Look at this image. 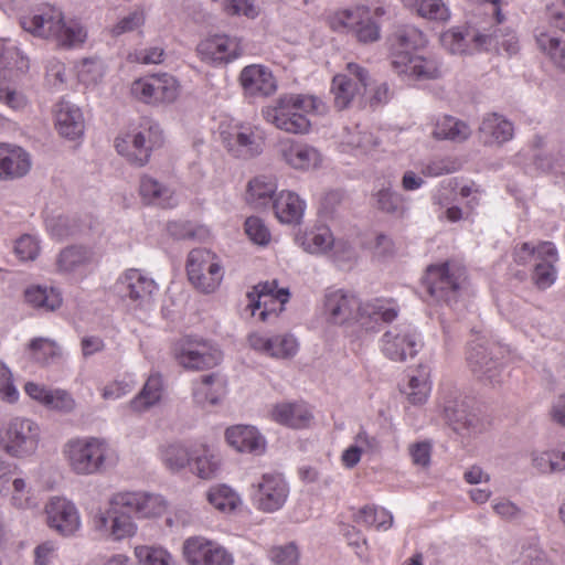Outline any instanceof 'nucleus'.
Listing matches in <instances>:
<instances>
[{"label": "nucleus", "instance_id": "a19ab883", "mask_svg": "<svg viewBox=\"0 0 565 565\" xmlns=\"http://www.w3.org/2000/svg\"><path fill=\"white\" fill-rule=\"evenodd\" d=\"M1 181H10L24 177L31 169L29 153L19 146L6 143Z\"/></svg>", "mask_w": 565, "mask_h": 565}, {"label": "nucleus", "instance_id": "864d4df0", "mask_svg": "<svg viewBox=\"0 0 565 565\" xmlns=\"http://www.w3.org/2000/svg\"><path fill=\"white\" fill-rule=\"evenodd\" d=\"M75 70L83 85L95 87L103 81L106 65L99 57H85L76 64Z\"/></svg>", "mask_w": 565, "mask_h": 565}, {"label": "nucleus", "instance_id": "680f3d73", "mask_svg": "<svg viewBox=\"0 0 565 565\" xmlns=\"http://www.w3.org/2000/svg\"><path fill=\"white\" fill-rule=\"evenodd\" d=\"M419 167L424 177L434 178L457 171L459 163L451 158H435L420 162Z\"/></svg>", "mask_w": 565, "mask_h": 565}, {"label": "nucleus", "instance_id": "774afa93", "mask_svg": "<svg viewBox=\"0 0 565 565\" xmlns=\"http://www.w3.org/2000/svg\"><path fill=\"white\" fill-rule=\"evenodd\" d=\"M245 233L252 242L258 245H267L270 241L268 227L257 216H250L245 221Z\"/></svg>", "mask_w": 565, "mask_h": 565}, {"label": "nucleus", "instance_id": "dca6fc26", "mask_svg": "<svg viewBox=\"0 0 565 565\" xmlns=\"http://www.w3.org/2000/svg\"><path fill=\"white\" fill-rule=\"evenodd\" d=\"M182 550L190 565H234V556L225 546L204 536L188 537Z\"/></svg>", "mask_w": 565, "mask_h": 565}, {"label": "nucleus", "instance_id": "aec40b11", "mask_svg": "<svg viewBox=\"0 0 565 565\" xmlns=\"http://www.w3.org/2000/svg\"><path fill=\"white\" fill-rule=\"evenodd\" d=\"M381 343L383 354L395 362L414 358L420 348L419 337L409 326H398L386 331Z\"/></svg>", "mask_w": 565, "mask_h": 565}, {"label": "nucleus", "instance_id": "72a5a7b5", "mask_svg": "<svg viewBox=\"0 0 565 565\" xmlns=\"http://www.w3.org/2000/svg\"><path fill=\"white\" fill-rule=\"evenodd\" d=\"M270 417L274 422L294 429H302L310 426L313 415L303 403L284 402L273 406Z\"/></svg>", "mask_w": 565, "mask_h": 565}, {"label": "nucleus", "instance_id": "4c0bfd02", "mask_svg": "<svg viewBox=\"0 0 565 565\" xmlns=\"http://www.w3.org/2000/svg\"><path fill=\"white\" fill-rule=\"evenodd\" d=\"M512 122L497 113L487 114L480 124L479 135L486 145H502L512 139Z\"/></svg>", "mask_w": 565, "mask_h": 565}, {"label": "nucleus", "instance_id": "5fc2aeb1", "mask_svg": "<svg viewBox=\"0 0 565 565\" xmlns=\"http://www.w3.org/2000/svg\"><path fill=\"white\" fill-rule=\"evenodd\" d=\"M164 467L171 472H179L191 463V449L182 444H169L160 450Z\"/></svg>", "mask_w": 565, "mask_h": 565}, {"label": "nucleus", "instance_id": "09e8293b", "mask_svg": "<svg viewBox=\"0 0 565 565\" xmlns=\"http://www.w3.org/2000/svg\"><path fill=\"white\" fill-rule=\"evenodd\" d=\"M94 258L93 252L84 246H70L64 248L57 257L58 271L70 273L89 264Z\"/></svg>", "mask_w": 565, "mask_h": 565}, {"label": "nucleus", "instance_id": "9d476101", "mask_svg": "<svg viewBox=\"0 0 565 565\" xmlns=\"http://www.w3.org/2000/svg\"><path fill=\"white\" fill-rule=\"evenodd\" d=\"M370 85L369 72L359 64L349 63L345 70L332 79L331 92L334 96V106L341 110L353 103L363 105Z\"/></svg>", "mask_w": 565, "mask_h": 565}, {"label": "nucleus", "instance_id": "20e7f679", "mask_svg": "<svg viewBox=\"0 0 565 565\" xmlns=\"http://www.w3.org/2000/svg\"><path fill=\"white\" fill-rule=\"evenodd\" d=\"M62 454L78 476H92L104 471L117 460L114 448L103 438L76 437L67 440Z\"/></svg>", "mask_w": 565, "mask_h": 565}, {"label": "nucleus", "instance_id": "1a4fd4ad", "mask_svg": "<svg viewBox=\"0 0 565 565\" xmlns=\"http://www.w3.org/2000/svg\"><path fill=\"white\" fill-rule=\"evenodd\" d=\"M186 275L190 284L202 294H213L224 278L221 258L207 248L192 249L186 259Z\"/></svg>", "mask_w": 565, "mask_h": 565}, {"label": "nucleus", "instance_id": "8fccbe9b", "mask_svg": "<svg viewBox=\"0 0 565 565\" xmlns=\"http://www.w3.org/2000/svg\"><path fill=\"white\" fill-rule=\"evenodd\" d=\"M25 300L35 308L54 311L62 305V296L55 288L32 286L25 290Z\"/></svg>", "mask_w": 565, "mask_h": 565}, {"label": "nucleus", "instance_id": "f03ea898", "mask_svg": "<svg viewBox=\"0 0 565 565\" xmlns=\"http://www.w3.org/2000/svg\"><path fill=\"white\" fill-rule=\"evenodd\" d=\"M327 104L311 94H282L262 109L263 118L276 129L291 135H306L311 130L310 116L327 114Z\"/></svg>", "mask_w": 565, "mask_h": 565}, {"label": "nucleus", "instance_id": "bf43d9fd", "mask_svg": "<svg viewBox=\"0 0 565 565\" xmlns=\"http://www.w3.org/2000/svg\"><path fill=\"white\" fill-rule=\"evenodd\" d=\"M379 209L382 211L403 216L406 211V199L403 194L392 189H382L376 194Z\"/></svg>", "mask_w": 565, "mask_h": 565}, {"label": "nucleus", "instance_id": "4d7b16f0", "mask_svg": "<svg viewBox=\"0 0 565 565\" xmlns=\"http://www.w3.org/2000/svg\"><path fill=\"white\" fill-rule=\"evenodd\" d=\"M135 556L140 565H175L172 555L162 547L139 545Z\"/></svg>", "mask_w": 565, "mask_h": 565}, {"label": "nucleus", "instance_id": "37998d69", "mask_svg": "<svg viewBox=\"0 0 565 565\" xmlns=\"http://www.w3.org/2000/svg\"><path fill=\"white\" fill-rule=\"evenodd\" d=\"M431 134L434 138L439 140L461 142L470 137L471 129L465 121L444 115L436 119Z\"/></svg>", "mask_w": 565, "mask_h": 565}, {"label": "nucleus", "instance_id": "473e14b6", "mask_svg": "<svg viewBox=\"0 0 565 565\" xmlns=\"http://www.w3.org/2000/svg\"><path fill=\"white\" fill-rule=\"evenodd\" d=\"M55 126L64 138L75 140L84 134V117L74 104L61 100L55 105Z\"/></svg>", "mask_w": 565, "mask_h": 565}, {"label": "nucleus", "instance_id": "39448f33", "mask_svg": "<svg viewBox=\"0 0 565 565\" xmlns=\"http://www.w3.org/2000/svg\"><path fill=\"white\" fill-rule=\"evenodd\" d=\"M385 14L382 6H354L330 14L328 24L334 32L352 34L358 42L370 44L381 39V19Z\"/></svg>", "mask_w": 565, "mask_h": 565}, {"label": "nucleus", "instance_id": "412c9836", "mask_svg": "<svg viewBox=\"0 0 565 565\" xmlns=\"http://www.w3.org/2000/svg\"><path fill=\"white\" fill-rule=\"evenodd\" d=\"M425 34L414 25H403L397 28L387 39L388 60L392 70L403 66L414 51L426 46Z\"/></svg>", "mask_w": 565, "mask_h": 565}, {"label": "nucleus", "instance_id": "a18cd8bd", "mask_svg": "<svg viewBox=\"0 0 565 565\" xmlns=\"http://www.w3.org/2000/svg\"><path fill=\"white\" fill-rule=\"evenodd\" d=\"M403 4L415 11L419 17L447 22L450 19V10L444 0H401Z\"/></svg>", "mask_w": 565, "mask_h": 565}, {"label": "nucleus", "instance_id": "c85d7f7f", "mask_svg": "<svg viewBox=\"0 0 565 565\" xmlns=\"http://www.w3.org/2000/svg\"><path fill=\"white\" fill-rule=\"evenodd\" d=\"M399 308L393 299L375 298L361 302L360 324L373 330L381 323H390L398 316Z\"/></svg>", "mask_w": 565, "mask_h": 565}, {"label": "nucleus", "instance_id": "f704fd0d", "mask_svg": "<svg viewBox=\"0 0 565 565\" xmlns=\"http://www.w3.org/2000/svg\"><path fill=\"white\" fill-rule=\"evenodd\" d=\"M139 194L142 202L148 205L173 207L178 204L174 190L148 174L140 177Z\"/></svg>", "mask_w": 565, "mask_h": 565}, {"label": "nucleus", "instance_id": "c03bdc74", "mask_svg": "<svg viewBox=\"0 0 565 565\" xmlns=\"http://www.w3.org/2000/svg\"><path fill=\"white\" fill-rule=\"evenodd\" d=\"M162 396V379L154 374L149 376L141 392L129 402V407L134 412H146L154 406Z\"/></svg>", "mask_w": 565, "mask_h": 565}, {"label": "nucleus", "instance_id": "7ed1b4c3", "mask_svg": "<svg viewBox=\"0 0 565 565\" xmlns=\"http://www.w3.org/2000/svg\"><path fill=\"white\" fill-rule=\"evenodd\" d=\"M21 26L40 38L55 42L62 49H77L87 39L85 26L77 20H65L62 11L54 7L42 9L31 17H23Z\"/></svg>", "mask_w": 565, "mask_h": 565}, {"label": "nucleus", "instance_id": "6ab92c4d", "mask_svg": "<svg viewBox=\"0 0 565 565\" xmlns=\"http://www.w3.org/2000/svg\"><path fill=\"white\" fill-rule=\"evenodd\" d=\"M44 513L47 526L62 536H73L82 526L78 509L64 497H52L44 507Z\"/></svg>", "mask_w": 565, "mask_h": 565}, {"label": "nucleus", "instance_id": "f8f14e48", "mask_svg": "<svg viewBox=\"0 0 565 565\" xmlns=\"http://www.w3.org/2000/svg\"><path fill=\"white\" fill-rule=\"evenodd\" d=\"M196 52L201 61L212 66L226 65L244 54L243 39L224 32L211 33L202 39Z\"/></svg>", "mask_w": 565, "mask_h": 565}, {"label": "nucleus", "instance_id": "69168bd1", "mask_svg": "<svg viewBox=\"0 0 565 565\" xmlns=\"http://www.w3.org/2000/svg\"><path fill=\"white\" fill-rule=\"evenodd\" d=\"M45 407L63 414L72 413L76 407V402L71 393L62 388L51 391Z\"/></svg>", "mask_w": 565, "mask_h": 565}, {"label": "nucleus", "instance_id": "4468645a", "mask_svg": "<svg viewBox=\"0 0 565 565\" xmlns=\"http://www.w3.org/2000/svg\"><path fill=\"white\" fill-rule=\"evenodd\" d=\"M116 294L128 300L136 308L149 306L158 291L153 278L139 269L130 268L124 271L115 282Z\"/></svg>", "mask_w": 565, "mask_h": 565}, {"label": "nucleus", "instance_id": "052dcab7", "mask_svg": "<svg viewBox=\"0 0 565 565\" xmlns=\"http://www.w3.org/2000/svg\"><path fill=\"white\" fill-rule=\"evenodd\" d=\"M29 356L41 364H46L58 354L55 341L47 338H35L28 347Z\"/></svg>", "mask_w": 565, "mask_h": 565}, {"label": "nucleus", "instance_id": "58836bf2", "mask_svg": "<svg viewBox=\"0 0 565 565\" xmlns=\"http://www.w3.org/2000/svg\"><path fill=\"white\" fill-rule=\"evenodd\" d=\"M305 202L291 191L279 192L273 201L277 220L284 224H297L305 212Z\"/></svg>", "mask_w": 565, "mask_h": 565}, {"label": "nucleus", "instance_id": "b1692460", "mask_svg": "<svg viewBox=\"0 0 565 565\" xmlns=\"http://www.w3.org/2000/svg\"><path fill=\"white\" fill-rule=\"evenodd\" d=\"M177 360L185 369L203 370L217 365L222 354L211 342L188 340L178 349Z\"/></svg>", "mask_w": 565, "mask_h": 565}, {"label": "nucleus", "instance_id": "79ce46f5", "mask_svg": "<svg viewBox=\"0 0 565 565\" xmlns=\"http://www.w3.org/2000/svg\"><path fill=\"white\" fill-rule=\"evenodd\" d=\"M191 471L201 479H212L220 468V458L207 445L201 444L191 449Z\"/></svg>", "mask_w": 565, "mask_h": 565}, {"label": "nucleus", "instance_id": "4be33fe9", "mask_svg": "<svg viewBox=\"0 0 565 565\" xmlns=\"http://www.w3.org/2000/svg\"><path fill=\"white\" fill-rule=\"evenodd\" d=\"M255 503L258 510L273 513L280 510L289 495V487L280 473H265L256 484Z\"/></svg>", "mask_w": 565, "mask_h": 565}, {"label": "nucleus", "instance_id": "2f4dec72", "mask_svg": "<svg viewBox=\"0 0 565 565\" xmlns=\"http://www.w3.org/2000/svg\"><path fill=\"white\" fill-rule=\"evenodd\" d=\"M534 41L537 51L543 54L557 70L565 73V39L546 26L534 30Z\"/></svg>", "mask_w": 565, "mask_h": 565}, {"label": "nucleus", "instance_id": "6e6d98bb", "mask_svg": "<svg viewBox=\"0 0 565 565\" xmlns=\"http://www.w3.org/2000/svg\"><path fill=\"white\" fill-rule=\"evenodd\" d=\"M430 388L428 370L426 367H419L409 376L405 394L412 404L418 405L427 399Z\"/></svg>", "mask_w": 565, "mask_h": 565}, {"label": "nucleus", "instance_id": "0eeeda50", "mask_svg": "<svg viewBox=\"0 0 565 565\" xmlns=\"http://www.w3.org/2000/svg\"><path fill=\"white\" fill-rule=\"evenodd\" d=\"M163 143V135L158 124L143 120L138 129L117 137L115 148L130 163L143 167L149 162L151 152Z\"/></svg>", "mask_w": 565, "mask_h": 565}, {"label": "nucleus", "instance_id": "f257e3e1", "mask_svg": "<svg viewBox=\"0 0 565 565\" xmlns=\"http://www.w3.org/2000/svg\"><path fill=\"white\" fill-rule=\"evenodd\" d=\"M167 510V502L160 494L142 491H119L108 500V508L97 512L93 518V527L107 542H122L134 537L138 525L131 513L138 519L161 516Z\"/></svg>", "mask_w": 565, "mask_h": 565}, {"label": "nucleus", "instance_id": "ea45409f", "mask_svg": "<svg viewBox=\"0 0 565 565\" xmlns=\"http://www.w3.org/2000/svg\"><path fill=\"white\" fill-rule=\"evenodd\" d=\"M277 180L274 175L260 174L253 178L246 190V201L254 207H267L274 201Z\"/></svg>", "mask_w": 565, "mask_h": 565}, {"label": "nucleus", "instance_id": "de8ad7c7", "mask_svg": "<svg viewBox=\"0 0 565 565\" xmlns=\"http://www.w3.org/2000/svg\"><path fill=\"white\" fill-rule=\"evenodd\" d=\"M299 239L302 248L315 255L329 254L334 243L333 234L327 226L307 231Z\"/></svg>", "mask_w": 565, "mask_h": 565}, {"label": "nucleus", "instance_id": "ddd939ff", "mask_svg": "<svg viewBox=\"0 0 565 565\" xmlns=\"http://www.w3.org/2000/svg\"><path fill=\"white\" fill-rule=\"evenodd\" d=\"M132 96L145 104H170L180 93L177 78L167 73L152 74L134 81Z\"/></svg>", "mask_w": 565, "mask_h": 565}, {"label": "nucleus", "instance_id": "6e6552de", "mask_svg": "<svg viewBox=\"0 0 565 565\" xmlns=\"http://www.w3.org/2000/svg\"><path fill=\"white\" fill-rule=\"evenodd\" d=\"M41 435L39 423L28 417H14L6 424L0 445L10 457L25 459L36 452Z\"/></svg>", "mask_w": 565, "mask_h": 565}, {"label": "nucleus", "instance_id": "cd10ccee", "mask_svg": "<svg viewBox=\"0 0 565 565\" xmlns=\"http://www.w3.org/2000/svg\"><path fill=\"white\" fill-rule=\"evenodd\" d=\"M278 151L282 160L296 170L316 169L321 163V154L315 147L292 139L281 140Z\"/></svg>", "mask_w": 565, "mask_h": 565}, {"label": "nucleus", "instance_id": "49530a36", "mask_svg": "<svg viewBox=\"0 0 565 565\" xmlns=\"http://www.w3.org/2000/svg\"><path fill=\"white\" fill-rule=\"evenodd\" d=\"M342 143L359 153H371L380 146L381 141L372 131L356 125L353 128L345 129Z\"/></svg>", "mask_w": 565, "mask_h": 565}, {"label": "nucleus", "instance_id": "bb28decb", "mask_svg": "<svg viewBox=\"0 0 565 565\" xmlns=\"http://www.w3.org/2000/svg\"><path fill=\"white\" fill-rule=\"evenodd\" d=\"M250 348L274 359H289L298 349L296 339L290 334H267L253 332L248 335Z\"/></svg>", "mask_w": 565, "mask_h": 565}, {"label": "nucleus", "instance_id": "c756f323", "mask_svg": "<svg viewBox=\"0 0 565 565\" xmlns=\"http://www.w3.org/2000/svg\"><path fill=\"white\" fill-rule=\"evenodd\" d=\"M226 393V381L216 373L202 375L192 384L193 401L202 407L220 404Z\"/></svg>", "mask_w": 565, "mask_h": 565}, {"label": "nucleus", "instance_id": "393cba45", "mask_svg": "<svg viewBox=\"0 0 565 565\" xmlns=\"http://www.w3.org/2000/svg\"><path fill=\"white\" fill-rule=\"evenodd\" d=\"M402 64L393 72L409 82L435 81L444 74L443 62L436 55H412Z\"/></svg>", "mask_w": 565, "mask_h": 565}, {"label": "nucleus", "instance_id": "e2e57ef3", "mask_svg": "<svg viewBox=\"0 0 565 565\" xmlns=\"http://www.w3.org/2000/svg\"><path fill=\"white\" fill-rule=\"evenodd\" d=\"M268 558L274 565H298L300 552L298 546L290 542L270 547Z\"/></svg>", "mask_w": 565, "mask_h": 565}, {"label": "nucleus", "instance_id": "423d86ee", "mask_svg": "<svg viewBox=\"0 0 565 565\" xmlns=\"http://www.w3.org/2000/svg\"><path fill=\"white\" fill-rule=\"evenodd\" d=\"M467 284L466 268L454 262L431 265L423 278L427 294L437 302H457Z\"/></svg>", "mask_w": 565, "mask_h": 565}, {"label": "nucleus", "instance_id": "9b49d317", "mask_svg": "<svg viewBox=\"0 0 565 565\" xmlns=\"http://www.w3.org/2000/svg\"><path fill=\"white\" fill-rule=\"evenodd\" d=\"M221 140L233 157L244 160L258 157L265 147L263 130L249 124L234 122L222 128Z\"/></svg>", "mask_w": 565, "mask_h": 565}, {"label": "nucleus", "instance_id": "338daca9", "mask_svg": "<svg viewBox=\"0 0 565 565\" xmlns=\"http://www.w3.org/2000/svg\"><path fill=\"white\" fill-rule=\"evenodd\" d=\"M11 488L12 490H9L8 493H2L10 494V502L14 508L25 510L32 507L30 489L26 487V482L24 479L14 478L12 480Z\"/></svg>", "mask_w": 565, "mask_h": 565}, {"label": "nucleus", "instance_id": "e433bc0d", "mask_svg": "<svg viewBox=\"0 0 565 565\" xmlns=\"http://www.w3.org/2000/svg\"><path fill=\"white\" fill-rule=\"evenodd\" d=\"M541 253L544 255L534 263L532 280L539 289L551 287L557 276L555 264L558 260V254L553 243L541 242Z\"/></svg>", "mask_w": 565, "mask_h": 565}, {"label": "nucleus", "instance_id": "5701e85b", "mask_svg": "<svg viewBox=\"0 0 565 565\" xmlns=\"http://www.w3.org/2000/svg\"><path fill=\"white\" fill-rule=\"evenodd\" d=\"M491 35L476 30L475 28H452L440 35V43L451 54H469L473 50H482L491 46Z\"/></svg>", "mask_w": 565, "mask_h": 565}, {"label": "nucleus", "instance_id": "c9c22d12", "mask_svg": "<svg viewBox=\"0 0 565 565\" xmlns=\"http://www.w3.org/2000/svg\"><path fill=\"white\" fill-rule=\"evenodd\" d=\"M444 414L446 419L452 425L458 433H477L482 429L480 417L469 411L463 399H450L444 404Z\"/></svg>", "mask_w": 565, "mask_h": 565}, {"label": "nucleus", "instance_id": "a878e982", "mask_svg": "<svg viewBox=\"0 0 565 565\" xmlns=\"http://www.w3.org/2000/svg\"><path fill=\"white\" fill-rule=\"evenodd\" d=\"M241 86L247 96L267 97L277 90V81L273 72L265 65L250 64L239 73Z\"/></svg>", "mask_w": 565, "mask_h": 565}, {"label": "nucleus", "instance_id": "f3484780", "mask_svg": "<svg viewBox=\"0 0 565 565\" xmlns=\"http://www.w3.org/2000/svg\"><path fill=\"white\" fill-rule=\"evenodd\" d=\"M360 308L361 301L353 292L337 289L326 292L322 313L329 324L343 326L360 322Z\"/></svg>", "mask_w": 565, "mask_h": 565}, {"label": "nucleus", "instance_id": "0e129e2a", "mask_svg": "<svg viewBox=\"0 0 565 565\" xmlns=\"http://www.w3.org/2000/svg\"><path fill=\"white\" fill-rule=\"evenodd\" d=\"M221 7L227 17H245L254 20L260 12L253 0H223Z\"/></svg>", "mask_w": 565, "mask_h": 565}, {"label": "nucleus", "instance_id": "603ef678", "mask_svg": "<svg viewBox=\"0 0 565 565\" xmlns=\"http://www.w3.org/2000/svg\"><path fill=\"white\" fill-rule=\"evenodd\" d=\"M206 499L211 505L223 513H231L242 504L238 493L225 484L212 487L206 493Z\"/></svg>", "mask_w": 565, "mask_h": 565}, {"label": "nucleus", "instance_id": "13d9d810", "mask_svg": "<svg viewBox=\"0 0 565 565\" xmlns=\"http://www.w3.org/2000/svg\"><path fill=\"white\" fill-rule=\"evenodd\" d=\"M539 169L555 174L558 183L565 186V148L550 154H541L535 159Z\"/></svg>", "mask_w": 565, "mask_h": 565}, {"label": "nucleus", "instance_id": "7c9ffc66", "mask_svg": "<svg viewBox=\"0 0 565 565\" xmlns=\"http://www.w3.org/2000/svg\"><path fill=\"white\" fill-rule=\"evenodd\" d=\"M230 446L239 452L260 455L266 449V440L256 427L250 425H235L225 431Z\"/></svg>", "mask_w": 565, "mask_h": 565}, {"label": "nucleus", "instance_id": "2eb2a0df", "mask_svg": "<svg viewBox=\"0 0 565 565\" xmlns=\"http://www.w3.org/2000/svg\"><path fill=\"white\" fill-rule=\"evenodd\" d=\"M247 299L252 316L258 317L260 321H267L271 315L278 316L284 310L289 291L285 288L278 289L276 280L266 281L254 286L247 292Z\"/></svg>", "mask_w": 565, "mask_h": 565}, {"label": "nucleus", "instance_id": "a211bd4d", "mask_svg": "<svg viewBox=\"0 0 565 565\" xmlns=\"http://www.w3.org/2000/svg\"><path fill=\"white\" fill-rule=\"evenodd\" d=\"M502 348L498 345L471 344L467 354V362L471 372L480 380L495 385L501 382L502 362L499 355Z\"/></svg>", "mask_w": 565, "mask_h": 565}, {"label": "nucleus", "instance_id": "3c124183", "mask_svg": "<svg viewBox=\"0 0 565 565\" xmlns=\"http://www.w3.org/2000/svg\"><path fill=\"white\" fill-rule=\"evenodd\" d=\"M353 518L354 522L365 526H375L380 531H387L391 529L394 521L391 512L384 508L374 505H365L361 508Z\"/></svg>", "mask_w": 565, "mask_h": 565}]
</instances>
